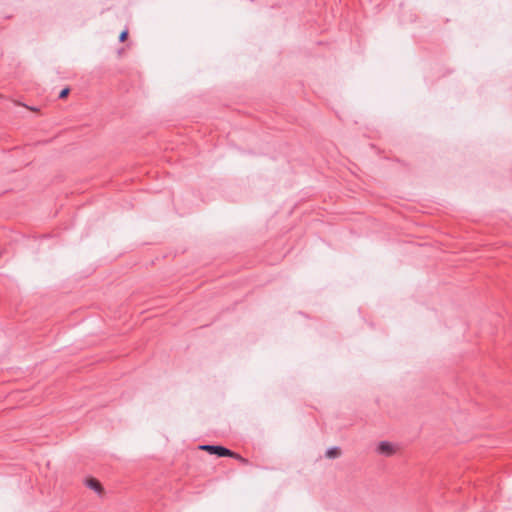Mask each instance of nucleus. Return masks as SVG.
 <instances>
[{"mask_svg": "<svg viewBox=\"0 0 512 512\" xmlns=\"http://www.w3.org/2000/svg\"><path fill=\"white\" fill-rule=\"evenodd\" d=\"M377 452L385 456H391L395 452V448L390 442L382 441L377 447Z\"/></svg>", "mask_w": 512, "mask_h": 512, "instance_id": "f03ea898", "label": "nucleus"}, {"mask_svg": "<svg viewBox=\"0 0 512 512\" xmlns=\"http://www.w3.org/2000/svg\"><path fill=\"white\" fill-rule=\"evenodd\" d=\"M127 36H128V31H127V30H124V31H122V32L120 33L119 40H120L121 42H123V41H125V40H126Z\"/></svg>", "mask_w": 512, "mask_h": 512, "instance_id": "423d86ee", "label": "nucleus"}, {"mask_svg": "<svg viewBox=\"0 0 512 512\" xmlns=\"http://www.w3.org/2000/svg\"><path fill=\"white\" fill-rule=\"evenodd\" d=\"M87 486L89 488L93 489L98 494H100L102 492V486H101L100 482L96 479L92 478V479L87 480Z\"/></svg>", "mask_w": 512, "mask_h": 512, "instance_id": "7ed1b4c3", "label": "nucleus"}, {"mask_svg": "<svg viewBox=\"0 0 512 512\" xmlns=\"http://www.w3.org/2000/svg\"><path fill=\"white\" fill-rule=\"evenodd\" d=\"M327 458H337L340 456V449L338 447H331L325 453Z\"/></svg>", "mask_w": 512, "mask_h": 512, "instance_id": "20e7f679", "label": "nucleus"}, {"mask_svg": "<svg viewBox=\"0 0 512 512\" xmlns=\"http://www.w3.org/2000/svg\"><path fill=\"white\" fill-rule=\"evenodd\" d=\"M69 88H64L63 90H61V92L59 93V98L63 99L65 97H67V95L69 94Z\"/></svg>", "mask_w": 512, "mask_h": 512, "instance_id": "39448f33", "label": "nucleus"}, {"mask_svg": "<svg viewBox=\"0 0 512 512\" xmlns=\"http://www.w3.org/2000/svg\"><path fill=\"white\" fill-rule=\"evenodd\" d=\"M201 449L209 452L210 454H215L219 457H235L237 459H240L242 461H246L245 459H243L241 456L235 454L234 452H232L231 450L223 447V446H217V445H203L200 447Z\"/></svg>", "mask_w": 512, "mask_h": 512, "instance_id": "f257e3e1", "label": "nucleus"}]
</instances>
